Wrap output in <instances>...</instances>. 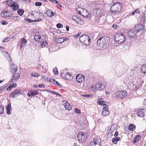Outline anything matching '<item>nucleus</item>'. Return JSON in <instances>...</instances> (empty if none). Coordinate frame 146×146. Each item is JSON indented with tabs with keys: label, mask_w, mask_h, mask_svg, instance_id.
<instances>
[{
	"label": "nucleus",
	"mask_w": 146,
	"mask_h": 146,
	"mask_svg": "<svg viewBox=\"0 0 146 146\" xmlns=\"http://www.w3.org/2000/svg\"><path fill=\"white\" fill-rule=\"evenodd\" d=\"M143 29V26L141 25H136L132 29L128 32V36L131 38H135L137 36V33Z\"/></svg>",
	"instance_id": "nucleus-1"
},
{
	"label": "nucleus",
	"mask_w": 146,
	"mask_h": 146,
	"mask_svg": "<svg viewBox=\"0 0 146 146\" xmlns=\"http://www.w3.org/2000/svg\"><path fill=\"white\" fill-rule=\"evenodd\" d=\"M110 40L109 37L104 36L98 39L97 44L100 48H105L108 45Z\"/></svg>",
	"instance_id": "nucleus-2"
},
{
	"label": "nucleus",
	"mask_w": 146,
	"mask_h": 146,
	"mask_svg": "<svg viewBox=\"0 0 146 146\" xmlns=\"http://www.w3.org/2000/svg\"><path fill=\"white\" fill-rule=\"evenodd\" d=\"M121 4L119 3H116L111 6L110 8L111 12L113 14H118L121 11Z\"/></svg>",
	"instance_id": "nucleus-3"
},
{
	"label": "nucleus",
	"mask_w": 146,
	"mask_h": 146,
	"mask_svg": "<svg viewBox=\"0 0 146 146\" xmlns=\"http://www.w3.org/2000/svg\"><path fill=\"white\" fill-rule=\"evenodd\" d=\"M80 40L83 44L85 46H88L90 44L91 40L89 36L84 35L80 37Z\"/></svg>",
	"instance_id": "nucleus-4"
},
{
	"label": "nucleus",
	"mask_w": 146,
	"mask_h": 146,
	"mask_svg": "<svg viewBox=\"0 0 146 146\" xmlns=\"http://www.w3.org/2000/svg\"><path fill=\"white\" fill-rule=\"evenodd\" d=\"M114 37L115 40L118 42V44L123 42L125 40V37L123 33L116 34Z\"/></svg>",
	"instance_id": "nucleus-5"
},
{
	"label": "nucleus",
	"mask_w": 146,
	"mask_h": 146,
	"mask_svg": "<svg viewBox=\"0 0 146 146\" xmlns=\"http://www.w3.org/2000/svg\"><path fill=\"white\" fill-rule=\"evenodd\" d=\"M79 142L82 143H85L86 141V135L84 132H79L77 137Z\"/></svg>",
	"instance_id": "nucleus-6"
},
{
	"label": "nucleus",
	"mask_w": 146,
	"mask_h": 146,
	"mask_svg": "<svg viewBox=\"0 0 146 146\" xmlns=\"http://www.w3.org/2000/svg\"><path fill=\"white\" fill-rule=\"evenodd\" d=\"M61 76L64 79L66 80H72V76L69 73H68L65 71H63L61 74Z\"/></svg>",
	"instance_id": "nucleus-7"
},
{
	"label": "nucleus",
	"mask_w": 146,
	"mask_h": 146,
	"mask_svg": "<svg viewBox=\"0 0 146 146\" xmlns=\"http://www.w3.org/2000/svg\"><path fill=\"white\" fill-rule=\"evenodd\" d=\"M127 94V92L125 91H119L116 94V97L120 99L123 98Z\"/></svg>",
	"instance_id": "nucleus-8"
},
{
	"label": "nucleus",
	"mask_w": 146,
	"mask_h": 146,
	"mask_svg": "<svg viewBox=\"0 0 146 146\" xmlns=\"http://www.w3.org/2000/svg\"><path fill=\"white\" fill-rule=\"evenodd\" d=\"M20 75L19 73H15L13 74L11 78V82L14 83L19 78Z\"/></svg>",
	"instance_id": "nucleus-9"
},
{
	"label": "nucleus",
	"mask_w": 146,
	"mask_h": 146,
	"mask_svg": "<svg viewBox=\"0 0 146 146\" xmlns=\"http://www.w3.org/2000/svg\"><path fill=\"white\" fill-rule=\"evenodd\" d=\"M11 15V13L10 12L5 10H3L1 13V16L5 17H9Z\"/></svg>",
	"instance_id": "nucleus-10"
},
{
	"label": "nucleus",
	"mask_w": 146,
	"mask_h": 146,
	"mask_svg": "<svg viewBox=\"0 0 146 146\" xmlns=\"http://www.w3.org/2000/svg\"><path fill=\"white\" fill-rule=\"evenodd\" d=\"M84 80L85 78L84 76L81 74H78L76 76V81L78 83L82 82L84 81Z\"/></svg>",
	"instance_id": "nucleus-11"
},
{
	"label": "nucleus",
	"mask_w": 146,
	"mask_h": 146,
	"mask_svg": "<svg viewBox=\"0 0 146 146\" xmlns=\"http://www.w3.org/2000/svg\"><path fill=\"white\" fill-rule=\"evenodd\" d=\"M102 114L104 116H106L110 113V112L108 110V106L107 105L104 106L102 109Z\"/></svg>",
	"instance_id": "nucleus-12"
},
{
	"label": "nucleus",
	"mask_w": 146,
	"mask_h": 146,
	"mask_svg": "<svg viewBox=\"0 0 146 146\" xmlns=\"http://www.w3.org/2000/svg\"><path fill=\"white\" fill-rule=\"evenodd\" d=\"M63 103L64 106L66 110H67L69 111L70 110H72V108L70 104L66 101H63Z\"/></svg>",
	"instance_id": "nucleus-13"
},
{
	"label": "nucleus",
	"mask_w": 146,
	"mask_h": 146,
	"mask_svg": "<svg viewBox=\"0 0 146 146\" xmlns=\"http://www.w3.org/2000/svg\"><path fill=\"white\" fill-rule=\"evenodd\" d=\"M9 70L11 72L14 73L17 71V67L15 64H12L9 67Z\"/></svg>",
	"instance_id": "nucleus-14"
},
{
	"label": "nucleus",
	"mask_w": 146,
	"mask_h": 146,
	"mask_svg": "<svg viewBox=\"0 0 146 146\" xmlns=\"http://www.w3.org/2000/svg\"><path fill=\"white\" fill-rule=\"evenodd\" d=\"M38 94V92L36 91L35 90H31L29 91L27 94V95L29 97H32Z\"/></svg>",
	"instance_id": "nucleus-15"
},
{
	"label": "nucleus",
	"mask_w": 146,
	"mask_h": 146,
	"mask_svg": "<svg viewBox=\"0 0 146 146\" xmlns=\"http://www.w3.org/2000/svg\"><path fill=\"white\" fill-rule=\"evenodd\" d=\"M21 91V90L20 89H16L11 94L10 96L14 98L17 97L18 94H20Z\"/></svg>",
	"instance_id": "nucleus-16"
},
{
	"label": "nucleus",
	"mask_w": 146,
	"mask_h": 146,
	"mask_svg": "<svg viewBox=\"0 0 146 146\" xmlns=\"http://www.w3.org/2000/svg\"><path fill=\"white\" fill-rule=\"evenodd\" d=\"M94 13L96 16H100L102 14V11L101 9L96 8L94 10Z\"/></svg>",
	"instance_id": "nucleus-17"
},
{
	"label": "nucleus",
	"mask_w": 146,
	"mask_h": 146,
	"mask_svg": "<svg viewBox=\"0 0 146 146\" xmlns=\"http://www.w3.org/2000/svg\"><path fill=\"white\" fill-rule=\"evenodd\" d=\"M143 109L138 110L137 112V114L139 117H143L144 116V113L143 111Z\"/></svg>",
	"instance_id": "nucleus-18"
},
{
	"label": "nucleus",
	"mask_w": 146,
	"mask_h": 146,
	"mask_svg": "<svg viewBox=\"0 0 146 146\" xmlns=\"http://www.w3.org/2000/svg\"><path fill=\"white\" fill-rule=\"evenodd\" d=\"M27 42V40L25 39L24 38H22L21 39V44L20 46V48H21L23 46H24L26 44Z\"/></svg>",
	"instance_id": "nucleus-19"
},
{
	"label": "nucleus",
	"mask_w": 146,
	"mask_h": 146,
	"mask_svg": "<svg viewBox=\"0 0 146 146\" xmlns=\"http://www.w3.org/2000/svg\"><path fill=\"white\" fill-rule=\"evenodd\" d=\"M141 70L142 73L146 74V64H143L141 68Z\"/></svg>",
	"instance_id": "nucleus-20"
},
{
	"label": "nucleus",
	"mask_w": 146,
	"mask_h": 146,
	"mask_svg": "<svg viewBox=\"0 0 146 146\" xmlns=\"http://www.w3.org/2000/svg\"><path fill=\"white\" fill-rule=\"evenodd\" d=\"M141 138V136L140 135H137L134 137L132 141V142L134 143H135L139 141Z\"/></svg>",
	"instance_id": "nucleus-21"
},
{
	"label": "nucleus",
	"mask_w": 146,
	"mask_h": 146,
	"mask_svg": "<svg viewBox=\"0 0 146 146\" xmlns=\"http://www.w3.org/2000/svg\"><path fill=\"white\" fill-rule=\"evenodd\" d=\"M47 15L49 17H52L54 16L55 14L51 10H48L46 12Z\"/></svg>",
	"instance_id": "nucleus-22"
},
{
	"label": "nucleus",
	"mask_w": 146,
	"mask_h": 146,
	"mask_svg": "<svg viewBox=\"0 0 146 146\" xmlns=\"http://www.w3.org/2000/svg\"><path fill=\"white\" fill-rule=\"evenodd\" d=\"M88 124V122L86 120H84L83 122H82L80 124V125L81 126L83 127V128H85L87 127Z\"/></svg>",
	"instance_id": "nucleus-23"
},
{
	"label": "nucleus",
	"mask_w": 146,
	"mask_h": 146,
	"mask_svg": "<svg viewBox=\"0 0 146 146\" xmlns=\"http://www.w3.org/2000/svg\"><path fill=\"white\" fill-rule=\"evenodd\" d=\"M6 110H7V113L8 115L10 114V110L11 109V104L9 103L7 106L6 107Z\"/></svg>",
	"instance_id": "nucleus-24"
},
{
	"label": "nucleus",
	"mask_w": 146,
	"mask_h": 146,
	"mask_svg": "<svg viewBox=\"0 0 146 146\" xmlns=\"http://www.w3.org/2000/svg\"><path fill=\"white\" fill-rule=\"evenodd\" d=\"M82 13L83 14H82V16L85 17H88L89 13L86 10L83 9Z\"/></svg>",
	"instance_id": "nucleus-25"
},
{
	"label": "nucleus",
	"mask_w": 146,
	"mask_h": 146,
	"mask_svg": "<svg viewBox=\"0 0 146 146\" xmlns=\"http://www.w3.org/2000/svg\"><path fill=\"white\" fill-rule=\"evenodd\" d=\"M105 87V85L103 83L98 84V89L100 90H103L104 89Z\"/></svg>",
	"instance_id": "nucleus-26"
},
{
	"label": "nucleus",
	"mask_w": 146,
	"mask_h": 146,
	"mask_svg": "<svg viewBox=\"0 0 146 146\" xmlns=\"http://www.w3.org/2000/svg\"><path fill=\"white\" fill-rule=\"evenodd\" d=\"M19 7V5H18L17 3L15 2L12 6L11 8H12L13 10L15 11L17 10Z\"/></svg>",
	"instance_id": "nucleus-27"
},
{
	"label": "nucleus",
	"mask_w": 146,
	"mask_h": 146,
	"mask_svg": "<svg viewBox=\"0 0 146 146\" xmlns=\"http://www.w3.org/2000/svg\"><path fill=\"white\" fill-rule=\"evenodd\" d=\"M93 142L94 144H101V140L100 138H95L94 139Z\"/></svg>",
	"instance_id": "nucleus-28"
},
{
	"label": "nucleus",
	"mask_w": 146,
	"mask_h": 146,
	"mask_svg": "<svg viewBox=\"0 0 146 146\" xmlns=\"http://www.w3.org/2000/svg\"><path fill=\"white\" fill-rule=\"evenodd\" d=\"M135 126L134 124H130L129 126L128 129L131 131H133L135 129Z\"/></svg>",
	"instance_id": "nucleus-29"
},
{
	"label": "nucleus",
	"mask_w": 146,
	"mask_h": 146,
	"mask_svg": "<svg viewBox=\"0 0 146 146\" xmlns=\"http://www.w3.org/2000/svg\"><path fill=\"white\" fill-rule=\"evenodd\" d=\"M76 22L80 25H82L84 23V21L79 18H78Z\"/></svg>",
	"instance_id": "nucleus-30"
},
{
	"label": "nucleus",
	"mask_w": 146,
	"mask_h": 146,
	"mask_svg": "<svg viewBox=\"0 0 146 146\" xmlns=\"http://www.w3.org/2000/svg\"><path fill=\"white\" fill-rule=\"evenodd\" d=\"M62 38H56L55 41L56 42L58 43H61L63 42V40Z\"/></svg>",
	"instance_id": "nucleus-31"
},
{
	"label": "nucleus",
	"mask_w": 146,
	"mask_h": 146,
	"mask_svg": "<svg viewBox=\"0 0 146 146\" xmlns=\"http://www.w3.org/2000/svg\"><path fill=\"white\" fill-rule=\"evenodd\" d=\"M145 14L144 12H143L142 13V15L141 16V20L143 21V23H145Z\"/></svg>",
	"instance_id": "nucleus-32"
},
{
	"label": "nucleus",
	"mask_w": 146,
	"mask_h": 146,
	"mask_svg": "<svg viewBox=\"0 0 146 146\" xmlns=\"http://www.w3.org/2000/svg\"><path fill=\"white\" fill-rule=\"evenodd\" d=\"M47 44V42L45 40L41 41L40 42V45L42 48L45 47Z\"/></svg>",
	"instance_id": "nucleus-33"
},
{
	"label": "nucleus",
	"mask_w": 146,
	"mask_h": 146,
	"mask_svg": "<svg viewBox=\"0 0 146 146\" xmlns=\"http://www.w3.org/2000/svg\"><path fill=\"white\" fill-rule=\"evenodd\" d=\"M15 3V2L10 0L8 1L7 2V3L8 5L11 7H12Z\"/></svg>",
	"instance_id": "nucleus-34"
},
{
	"label": "nucleus",
	"mask_w": 146,
	"mask_h": 146,
	"mask_svg": "<svg viewBox=\"0 0 146 146\" xmlns=\"http://www.w3.org/2000/svg\"><path fill=\"white\" fill-rule=\"evenodd\" d=\"M24 12L23 9H19L18 10L17 12L21 16L24 13Z\"/></svg>",
	"instance_id": "nucleus-35"
},
{
	"label": "nucleus",
	"mask_w": 146,
	"mask_h": 146,
	"mask_svg": "<svg viewBox=\"0 0 146 146\" xmlns=\"http://www.w3.org/2000/svg\"><path fill=\"white\" fill-rule=\"evenodd\" d=\"M115 127L116 126L115 124H114V125H112L111 126L110 130L109 131V133H111L112 131H113L115 128Z\"/></svg>",
	"instance_id": "nucleus-36"
},
{
	"label": "nucleus",
	"mask_w": 146,
	"mask_h": 146,
	"mask_svg": "<svg viewBox=\"0 0 146 146\" xmlns=\"http://www.w3.org/2000/svg\"><path fill=\"white\" fill-rule=\"evenodd\" d=\"M41 38L40 36L39 35H35L34 36V39L36 41H38V40H40Z\"/></svg>",
	"instance_id": "nucleus-37"
},
{
	"label": "nucleus",
	"mask_w": 146,
	"mask_h": 146,
	"mask_svg": "<svg viewBox=\"0 0 146 146\" xmlns=\"http://www.w3.org/2000/svg\"><path fill=\"white\" fill-rule=\"evenodd\" d=\"M97 103L98 104L101 106H106V105L105 102L104 101H98L97 102Z\"/></svg>",
	"instance_id": "nucleus-38"
},
{
	"label": "nucleus",
	"mask_w": 146,
	"mask_h": 146,
	"mask_svg": "<svg viewBox=\"0 0 146 146\" xmlns=\"http://www.w3.org/2000/svg\"><path fill=\"white\" fill-rule=\"evenodd\" d=\"M83 11V9L80 8H78L76 9V12L80 15H81V12Z\"/></svg>",
	"instance_id": "nucleus-39"
},
{
	"label": "nucleus",
	"mask_w": 146,
	"mask_h": 146,
	"mask_svg": "<svg viewBox=\"0 0 146 146\" xmlns=\"http://www.w3.org/2000/svg\"><path fill=\"white\" fill-rule=\"evenodd\" d=\"M51 83H52L53 84H54L56 85H57V86H59V84L58 82L56 81L54 79H51Z\"/></svg>",
	"instance_id": "nucleus-40"
},
{
	"label": "nucleus",
	"mask_w": 146,
	"mask_h": 146,
	"mask_svg": "<svg viewBox=\"0 0 146 146\" xmlns=\"http://www.w3.org/2000/svg\"><path fill=\"white\" fill-rule=\"evenodd\" d=\"M53 71L55 75H57L58 74V72L56 67H55L53 69Z\"/></svg>",
	"instance_id": "nucleus-41"
},
{
	"label": "nucleus",
	"mask_w": 146,
	"mask_h": 146,
	"mask_svg": "<svg viewBox=\"0 0 146 146\" xmlns=\"http://www.w3.org/2000/svg\"><path fill=\"white\" fill-rule=\"evenodd\" d=\"M112 143L115 144H116L118 141H117V140L115 137L113 138L112 139Z\"/></svg>",
	"instance_id": "nucleus-42"
},
{
	"label": "nucleus",
	"mask_w": 146,
	"mask_h": 146,
	"mask_svg": "<svg viewBox=\"0 0 146 146\" xmlns=\"http://www.w3.org/2000/svg\"><path fill=\"white\" fill-rule=\"evenodd\" d=\"M4 108L3 106L0 105V114H2L4 113Z\"/></svg>",
	"instance_id": "nucleus-43"
},
{
	"label": "nucleus",
	"mask_w": 146,
	"mask_h": 146,
	"mask_svg": "<svg viewBox=\"0 0 146 146\" xmlns=\"http://www.w3.org/2000/svg\"><path fill=\"white\" fill-rule=\"evenodd\" d=\"M78 17L75 15L72 16V19L75 21L76 22Z\"/></svg>",
	"instance_id": "nucleus-44"
},
{
	"label": "nucleus",
	"mask_w": 146,
	"mask_h": 146,
	"mask_svg": "<svg viewBox=\"0 0 146 146\" xmlns=\"http://www.w3.org/2000/svg\"><path fill=\"white\" fill-rule=\"evenodd\" d=\"M10 39L9 37H7L3 40V42H7L10 40Z\"/></svg>",
	"instance_id": "nucleus-45"
},
{
	"label": "nucleus",
	"mask_w": 146,
	"mask_h": 146,
	"mask_svg": "<svg viewBox=\"0 0 146 146\" xmlns=\"http://www.w3.org/2000/svg\"><path fill=\"white\" fill-rule=\"evenodd\" d=\"M31 75L33 77H37L38 76L39 74H38V73H32Z\"/></svg>",
	"instance_id": "nucleus-46"
},
{
	"label": "nucleus",
	"mask_w": 146,
	"mask_h": 146,
	"mask_svg": "<svg viewBox=\"0 0 146 146\" xmlns=\"http://www.w3.org/2000/svg\"><path fill=\"white\" fill-rule=\"evenodd\" d=\"M81 96H82L85 97L86 98H89L91 96V95H85V94L84 95V94H83V95H82Z\"/></svg>",
	"instance_id": "nucleus-47"
},
{
	"label": "nucleus",
	"mask_w": 146,
	"mask_h": 146,
	"mask_svg": "<svg viewBox=\"0 0 146 146\" xmlns=\"http://www.w3.org/2000/svg\"><path fill=\"white\" fill-rule=\"evenodd\" d=\"M56 27L58 28H61L63 27V25L60 23H58L56 25Z\"/></svg>",
	"instance_id": "nucleus-48"
},
{
	"label": "nucleus",
	"mask_w": 146,
	"mask_h": 146,
	"mask_svg": "<svg viewBox=\"0 0 146 146\" xmlns=\"http://www.w3.org/2000/svg\"><path fill=\"white\" fill-rule=\"evenodd\" d=\"M112 27L114 29H117L119 28V25H113L112 26Z\"/></svg>",
	"instance_id": "nucleus-49"
},
{
	"label": "nucleus",
	"mask_w": 146,
	"mask_h": 146,
	"mask_svg": "<svg viewBox=\"0 0 146 146\" xmlns=\"http://www.w3.org/2000/svg\"><path fill=\"white\" fill-rule=\"evenodd\" d=\"M54 3H56L57 4L59 5L60 7L62 6V5H60V3L57 1H56V0H53V2Z\"/></svg>",
	"instance_id": "nucleus-50"
},
{
	"label": "nucleus",
	"mask_w": 146,
	"mask_h": 146,
	"mask_svg": "<svg viewBox=\"0 0 146 146\" xmlns=\"http://www.w3.org/2000/svg\"><path fill=\"white\" fill-rule=\"evenodd\" d=\"M134 12L135 14H137L140 13L139 10V9H136L134 11Z\"/></svg>",
	"instance_id": "nucleus-51"
},
{
	"label": "nucleus",
	"mask_w": 146,
	"mask_h": 146,
	"mask_svg": "<svg viewBox=\"0 0 146 146\" xmlns=\"http://www.w3.org/2000/svg\"><path fill=\"white\" fill-rule=\"evenodd\" d=\"M35 5L37 6H40L42 5V3L40 2H36L35 3Z\"/></svg>",
	"instance_id": "nucleus-52"
},
{
	"label": "nucleus",
	"mask_w": 146,
	"mask_h": 146,
	"mask_svg": "<svg viewBox=\"0 0 146 146\" xmlns=\"http://www.w3.org/2000/svg\"><path fill=\"white\" fill-rule=\"evenodd\" d=\"M13 18V19L17 21L20 20L19 17L18 16L14 17Z\"/></svg>",
	"instance_id": "nucleus-53"
},
{
	"label": "nucleus",
	"mask_w": 146,
	"mask_h": 146,
	"mask_svg": "<svg viewBox=\"0 0 146 146\" xmlns=\"http://www.w3.org/2000/svg\"><path fill=\"white\" fill-rule=\"evenodd\" d=\"M3 53L4 54V55L5 57H7V55H8V56L9 57V55L7 52L4 51L3 52Z\"/></svg>",
	"instance_id": "nucleus-54"
},
{
	"label": "nucleus",
	"mask_w": 146,
	"mask_h": 146,
	"mask_svg": "<svg viewBox=\"0 0 146 146\" xmlns=\"http://www.w3.org/2000/svg\"><path fill=\"white\" fill-rule=\"evenodd\" d=\"M75 111L76 112L78 113H80V111L78 109L76 108H75Z\"/></svg>",
	"instance_id": "nucleus-55"
},
{
	"label": "nucleus",
	"mask_w": 146,
	"mask_h": 146,
	"mask_svg": "<svg viewBox=\"0 0 146 146\" xmlns=\"http://www.w3.org/2000/svg\"><path fill=\"white\" fill-rule=\"evenodd\" d=\"M12 88L11 85H10L9 86V87H8L7 88V91H10L11 90V89Z\"/></svg>",
	"instance_id": "nucleus-56"
},
{
	"label": "nucleus",
	"mask_w": 146,
	"mask_h": 146,
	"mask_svg": "<svg viewBox=\"0 0 146 146\" xmlns=\"http://www.w3.org/2000/svg\"><path fill=\"white\" fill-rule=\"evenodd\" d=\"M38 86L40 88H44L45 87V85L44 84H39Z\"/></svg>",
	"instance_id": "nucleus-57"
},
{
	"label": "nucleus",
	"mask_w": 146,
	"mask_h": 146,
	"mask_svg": "<svg viewBox=\"0 0 146 146\" xmlns=\"http://www.w3.org/2000/svg\"><path fill=\"white\" fill-rule=\"evenodd\" d=\"M80 34L81 33L79 32L76 35L74 36V37L75 38H77L80 35Z\"/></svg>",
	"instance_id": "nucleus-58"
},
{
	"label": "nucleus",
	"mask_w": 146,
	"mask_h": 146,
	"mask_svg": "<svg viewBox=\"0 0 146 146\" xmlns=\"http://www.w3.org/2000/svg\"><path fill=\"white\" fill-rule=\"evenodd\" d=\"M53 94L56 95H58L59 96H61V95L59 94L58 93H57L56 92L54 91V93Z\"/></svg>",
	"instance_id": "nucleus-59"
},
{
	"label": "nucleus",
	"mask_w": 146,
	"mask_h": 146,
	"mask_svg": "<svg viewBox=\"0 0 146 146\" xmlns=\"http://www.w3.org/2000/svg\"><path fill=\"white\" fill-rule=\"evenodd\" d=\"M94 142L92 141L89 144L88 146H92L93 145Z\"/></svg>",
	"instance_id": "nucleus-60"
},
{
	"label": "nucleus",
	"mask_w": 146,
	"mask_h": 146,
	"mask_svg": "<svg viewBox=\"0 0 146 146\" xmlns=\"http://www.w3.org/2000/svg\"><path fill=\"white\" fill-rule=\"evenodd\" d=\"M1 23L3 25H5L7 24V23H6V21H1Z\"/></svg>",
	"instance_id": "nucleus-61"
},
{
	"label": "nucleus",
	"mask_w": 146,
	"mask_h": 146,
	"mask_svg": "<svg viewBox=\"0 0 146 146\" xmlns=\"http://www.w3.org/2000/svg\"><path fill=\"white\" fill-rule=\"evenodd\" d=\"M42 20L41 19L34 20L35 22H38Z\"/></svg>",
	"instance_id": "nucleus-62"
},
{
	"label": "nucleus",
	"mask_w": 146,
	"mask_h": 146,
	"mask_svg": "<svg viewBox=\"0 0 146 146\" xmlns=\"http://www.w3.org/2000/svg\"><path fill=\"white\" fill-rule=\"evenodd\" d=\"M118 131H116L114 134V136L115 137H117L118 135Z\"/></svg>",
	"instance_id": "nucleus-63"
},
{
	"label": "nucleus",
	"mask_w": 146,
	"mask_h": 146,
	"mask_svg": "<svg viewBox=\"0 0 146 146\" xmlns=\"http://www.w3.org/2000/svg\"><path fill=\"white\" fill-rule=\"evenodd\" d=\"M17 86V84L15 83H13L12 85H11L12 88L13 87H15Z\"/></svg>",
	"instance_id": "nucleus-64"
}]
</instances>
